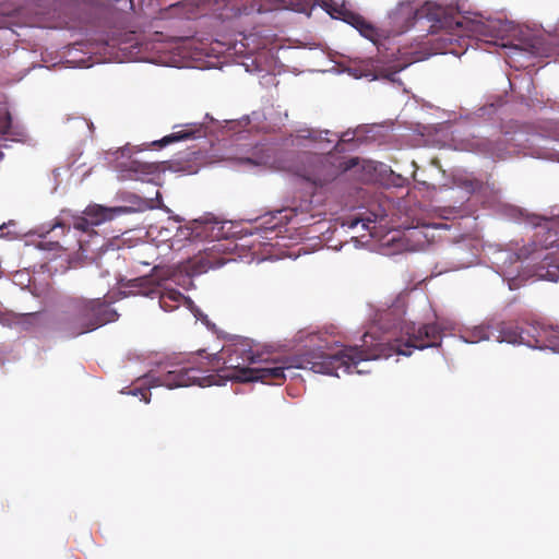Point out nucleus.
<instances>
[{
    "instance_id": "f257e3e1",
    "label": "nucleus",
    "mask_w": 559,
    "mask_h": 559,
    "mask_svg": "<svg viewBox=\"0 0 559 559\" xmlns=\"http://www.w3.org/2000/svg\"><path fill=\"white\" fill-rule=\"evenodd\" d=\"M407 338L402 341L394 337L390 330L379 334L373 328L367 331L361 337V344L346 346L342 350L330 354L323 350H310L293 357H281L271 359L263 355L264 361L259 367L242 369L240 382L261 381L265 384H282L285 379L286 369H308L316 373L340 377L343 373H365L359 368L362 361L389 358L393 355L409 356L412 349H424L437 347L441 344L442 331L436 323H428L408 328Z\"/></svg>"
},
{
    "instance_id": "f03ea898",
    "label": "nucleus",
    "mask_w": 559,
    "mask_h": 559,
    "mask_svg": "<svg viewBox=\"0 0 559 559\" xmlns=\"http://www.w3.org/2000/svg\"><path fill=\"white\" fill-rule=\"evenodd\" d=\"M207 359L204 367H193L182 362L173 364L171 369L158 376L157 382L168 389L203 385L205 379L203 373L209 369L225 371L228 378L240 381L242 369H250L251 365L264 361L263 353L254 349L253 341L241 336L231 338L218 353Z\"/></svg>"
},
{
    "instance_id": "7ed1b4c3",
    "label": "nucleus",
    "mask_w": 559,
    "mask_h": 559,
    "mask_svg": "<svg viewBox=\"0 0 559 559\" xmlns=\"http://www.w3.org/2000/svg\"><path fill=\"white\" fill-rule=\"evenodd\" d=\"M433 212H367L366 216L343 219L341 226L368 231L371 238L382 240L391 231H404V236L412 240L411 249L424 247L435 239V230L449 229L444 221L449 217L431 215Z\"/></svg>"
},
{
    "instance_id": "20e7f679",
    "label": "nucleus",
    "mask_w": 559,
    "mask_h": 559,
    "mask_svg": "<svg viewBox=\"0 0 559 559\" xmlns=\"http://www.w3.org/2000/svg\"><path fill=\"white\" fill-rule=\"evenodd\" d=\"M428 19L435 22V25L449 32L460 35L479 32L483 24L463 15L460 11L442 7L433 2H426L420 8H415L413 3H401L393 13V20L397 23L400 19H405V29L412 27L416 20Z\"/></svg>"
},
{
    "instance_id": "39448f33",
    "label": "nucleus",
    "mask_w": 559,
    "mask_h": 559,
    "mask_svg": "<svg viewBox=\"0 0 559 559\" xmlns=\"http://www.w3.org/2000/svg\"><path fill=\"white\" fill-rule=\"evenodd\" d=\"M302 163L307 164L309 169H305L301 176L314 186L322 187L355 167L358 160L357 158L345 159L335 153H329L326 155L306 154Z\"/></svg>"
},
{
    "instance_id": "423d86ee",
    "label": "nucleus",
    "mask_w": 559,
    "mask_h": 559,
    "mask_svg": "<svg viewBox=\"0 0 559 559\" xmlns=\"http://www.w3.org/2000/svg\"><path fill=\"white\" fill-rule=\"evenodd\" d=\"M231 227V221L218 219L207 213L203 217L192 219L189 223L187 229L190 231L187 234V238L211 241L227 239L234 234Z\"/></svg>"
},
{
    "instance_id": "0eeeda50",
    "label": "nucleus",
    "mask_w": 559,
    "mask_h": 559,
    "mask_svg": "<svg viewBox=\"0 0 559 559\" xmlns=\"http://www.w3.org/2000/svg\"><path fill=\"white\" fill-rule=\"evenodd\" d=\"M392 190L374 188H359L355 192L356 204L352 210H406L399 198H394Z\"/></svg>"
},
{
    "instance_id": "6e6552de",
    "label": "nucleus",
    "mask_w": 559,
    "mask_h": 559,
    "mask_svg": "<svg viewBox=\"0 0 559 559\" xmlns=\"http://www.w3.org/2000/svg\"><path fill=\"white\" fill-rule=\"evenodd\" d=\"M75 304L86 325H88V332L114 322L118 318V313L110 307V302L102 298L83 299Z\"/></svg>"
},
{
    "instance_id": "1a4fd4ad",
    "label": "nucleus",
    "mask_w": 559,
    "mask_h": 559,
    "mask_svg": "<svg viewBox=\"0 0 559 559\" xmlns=\"http://www.w3.org/2000/svg\"><path fill=\"white\" fill-rule=\"evenodd\" d=\"M156 284L154 275H148L131 280L129 286L141 288L140 292L145 296L157 295L159 306L165 311H173L177 309L185 299V296L176 289L160 292L157 289Z\"/></svg>"
},
{
    "instance_id": "9d476101",
    "label": "nucleus",
    "mask_w": 559,
    "mask_h": 559,
    "mask_svg": "<svg viewBox=\"0 0 559 559\" xmlns=\"http://www.w3.org/2000/svg\"><path fill=\"white\" fill-rule=\"evenodd\" d=\"M271 150L265 144H237L235 153L226 156L242 167H260L271 164Z\"/></svg>"
},
{
    "instance_id": "9b49d317",
    "label": "nucleus",
    "mask_w": 559,
    "mask_h": 559,
    "mask_svg": "<svg viewBox=\"0 0 559 559\" xmlns=\"http://www.w3.org/2000/svg\"><path fill=\"white\" fill-rule=\"evenodd\" d=\"M52 329L64 337H75L88 332V325L75 302L55 318Z\"/></svg>"
},
{
    "instance_id": "f8f14e48",
    "label": "nucleus",
    "mask_w": 559,
    "mask_h": 559,
    "mask_svg": "<svg viewBox=\"0 0 559 559\" xmlns=\"http://www.w3.org/2000/svg\"><path fill=\"white\" fill-rule=\"evenodd\" d=\"M323 7L328 13L331 14V16L341 19L355 27L364 37L372 40L377 36L376 27L366 21L360 14L349 11L344 5H337L333 3L332 0L324 1Z\"/></svg>"
},
{
    "instance_id": "ddd939ff",
    "label": "nucleus",
    "mask_w": 559,
    "mask_h": 559,
    "mask_svg": "<svg viewBox=\"0 0 559 559\" xmlns=\"http://www.w3.org/2000/svg\"><path fill=\"white\" fill-rule=\"evenodd\" d=\"M158 163H145L130 159L119 165V178L122 180L150 181L159 174Z\"/></svg>"
},
{
    "instance_id": "4468645a",
    "label": "nucleus",
    "mask_w": 559,
    "mask_h": 559,
    "mask_svg": "<svg viewBox=\"0 0 559 559\" xmlns=\"http://www.w3.org/2000/svg\"><path fill=\"white\" fill-rule=\"evenodd\" d=\"M121 199L129 203V205L120 206H103V205H88L85 210H169L162 202L159 192H156L155 199H142L136 194L123 192Z\"/></svg>"
},
{
    "instance_id": "2eb2a0df",
    "label": "nucleus",
    "mask_w": 559,
    "mask_h": 559,
    "mask_svg": "<svg viewBox=\"0 0 559 559\" xmlns=\"http://www.w3.org/2000/svg\"><path fill=\"white\" fill-rule=\"evenodd\" d=\"M205 164V155L201 151H188L167 162L168 169L187 175L197 174Z\"/></svg>"
},
{
    "instance_id": "dca6fc26",
    "label": "nucleus",
    "mask_w": 559,
    "mask_h": 559,
    "mask_svg": "<svg viewBox=\"0 0 559 559\" xmlns=\"http://www.w3.org/2000/svg\"><path fill=\"white\" fill-rule=\"evenodd\" d=\"M227 260L221 254L217 245L204 249L192 260L191 271L193 274H202L210 270L223 266Z\"/></svg>"
},
{
    "instance_id": "f3484780",
    "label": "nucleus",
    "mask_w": 559,
    "mask_h": 559,
    "mask_svg": "<svg viewBox=\"0 0 559 559\" xmlns=\"http://www.w3.org/2000/svg\"><path fill=\"white\" fill-rule=\"evenodd\" d=\"M84 216L74 218L73 228L83 233H95L94 228L111 221L117 212H82Z\"/></svg>"
},
{
    "instance_id": "a211bd4d",
    "label": "nucleus",
    "mask_w": 559,
    "mask_h": 559,
    "mask_svg": "<svg viewBox=\"0 0 559 559\" xmlns=\"http://www.w3.org/2000/svg\"><path fill=\"white\" fill-rule=\"evenodd\" d=\"M181 129L178 131H174L170 134L164 136L163 139L153 142L154 145H158L160 147L166 146L168 144L185 141L189 139L201 138L203 133L202 124L195 123H187L183 126H179Z\"/></svg>"
},
{
    "instance_id": "6ab92c4d",
    "label": "nucleus",
    "mask_w": 559,
    "mask_h": 559,
    "mask_svg": "<svg viewBox=\"0 0 559 559\" xmlns=\"http://www.w3.org/2000/svg\"><path fill=\"white\" fill-rule=\"evenodd\" d=\"M493 341L509 344H522V328L509 323H500L493 326Z\"/></svg>"
},
{
    "instance_id": "aec40b11",
    "label": "nucleus",
    "mask_w": 559,
    "mask_h": 559,
    "mask_svg": "<svg viewBox=\"0 0 559 559\" xmlns=\"http://www.w3.org/2000/svg\"><path fill=\"white\" fill-rule=\"evenodd\" d=\"M545 328L546 325L537 322L526 323L522 328V344L532 348H539L545 340Z\"/></svg>"
},
{
    "instance_id": "412c9836",
    "label": "nucleus",
    "mask_w": 559,
    "mask_h": 559,
    "mask_svg": "<svg viewBox=\"0 0 559 559\" xmlns=\"http://www.w3.org/2000/svg\"><path fill=\"white\" fill-rule=\"evenodd\" d=\"M493 326L481 324L467 331L464 338L468 343H478L480 341L493 340Z\"/></svg>"
},
{
    "instance_id": "4be33fe9",
    "label": "nucleus",
    "mask_w": 559,
    "mask_h": 559,
    "mask_svg": "<svg viewBox=\"0 0 559 559\" xmlns=\"http://www.w3.org/2000/svg\"><path fill=\"white\" fill-rule=\"evenodd\" d=\"M275 212H264L262 215L254 219V230H275L277 228L278 222L274 215Z\"/></svg>"
},
{
    "instance_id": "5701e85b",
    "label": "nucleus",
    "mask_w": 559,
    "mask_h": 559,
    "mask_svg": "<svg viewBox=\"0 0 559 559\" xmlns=\"http://www.w3.org/2000/svg\"><path fill=\"white\" fill-rule=\"evenodd\" d=\"M544 337L545 340L539 349L549 348L555 353H559V329L546 325Z\"/></svg>"
},
{
    "instance_id": "b1692460",
    "label": "nucleus",
    "mask_w": 559,
    "mask_h": 559,
    "mask_svg": "<svg viewBox=\"0 0 559 559\" xmlns=\"http://www.w3.org/2000/svg\"><path fill=\"white\" fill-rule=\"evenodd\" d=\"M41 312H29L20 316L19 322L26 325H38L43 322Z\"/></svg>"
},
{
    "instance_id": "393cba45",
    "label": "nucleus",
    "mask_w": 559,
    "mask_h": 559,
    "mask_svg": "<svg viewBox=\"0 0 559 559\" xmlns=\"http://www.w3.org/2000/svg\"><path fill=\"white\" fill-rule=\"evenodd\" d=\"M127 393L134 396H141V400L145 403H150L151 401V392L147 388L129 389Z\"/></svg>"
},
{
    "instance_id": "a878e982",
    "label": "nucleus",
    "mask_w": 559,
    "mask_h": 559,
    "mask_svg": "<svg viewBox=\"0 0 559 559\" xmlns=\"http://www.w3.org/2000/svg\"><path fill=\"white\" fill-rule=\"evenodd\" d=\"M545 221V228L549 233H554V235H559V214L554 218H544Z\"/></svg>"
},
{
    "instance_id": "bb28decb",
    "label": "nucleus",
    "mask_w": 559,
    "mask_h": 559,
    "mask_svg": "<svg viewBox=\"0 0 559 559\" xmlns=\"http://www.w3.org/2000/svg\"><path fill=\"white\" fill-rule=\"evenodd\" d=\"M539 276L550 282H559V269L557 266L547 269L544 273H539Z\"/></svg>"
},
{
    "instance_id": "cd10ccee",
    "label": "nucleus",
    "mask_w": 559,
    "mask_h": 559,
    "mask_svg": "<svg viewBox=\"0 0 559 559\" xmlns=\"http://www.w3.org/2000/svg\"><path fill=\"white\" fill-rule=\"evenodd\" d=\"M57 229H60V235H64L66 231H70V226H67L63 222H56L53 225L50 226L49 229H47L45 233L49 234L52 231H56Z\"/></svg>"
},
{
    "instance_id": "c85d7f7f",
    "label": "nucleus",
    "mask_w": 559,
    "mask_h": 559,
    "mask_svg": "<svg viewBox=\"0 0 559 559\" xmlns=\"http://www.w3.org/2000/svg\"><path fill=\"white\" fill-rule=\"evenodd\" d=\"M10 127H11V117H10V114H7L4 121H3L2 129H1L2 133H4V134L9 133Z\"/></svg>"
},
{
    "instance_id": "c756f323",
    "label": "nucleus",
    "mask_w": 559,
    "mask_h": 559,
    "mask_svg": "<svg viewBox=\"0 0 559 559\" xmlns=\"http://www.w3.org/2000/svg\"><path fill=\"white\" fill-rule=\"evenodd\" d=\"M402 70V67H394V70L393 71H390V72H386V71H383L381 72V74L389 79V80H393V75H395L397 72H400Z\"/></svg>"
},
{
    "instance_id": "7c9ffc66",
    "label": "nucleus",
    "mask_w": 559,
    "mask_h": 559,
    "mask_svg": "<svg viewBox=\"0 0 559 559\" xmlns=\"http://www.w3.org/2000/svg\"><path fill=\"white\" fill-rule=\"evenodd\" d=\"M531 53H535L537 50V44L535 41H531L527 44V48H525Z\"/></svg>"
},
{
    "instance_id": "2f4dec72",
    "label": "nucleus",
    "mask_w": 559,
    "mask_h": 559,
    "mask_svg": "<svg viewBox=\"0 0 559 559\" xmlns=\"http://www.w3.org/2000/svg\"><path fill=\"white\" fill-rule=\"evenodd\" d=\"M396 311V308L389 309L385 311V313L382 316V320H389L392 314H394Z\"/></svg>"
},
{
    "instance_id": "473e14b6",
    "label": "nucleus",
    "mask_w": 559,
    "mask_h": 559,
    "mask_svg": "<svg viewBox=\"0 0 559 559\" xmlns=\"http://www.w3.org/2000/svg\"><path fill=\"white\" fill-rule=\"evenodd\" d=\"M10 225H15V223L13 221H10L8 224L3 223L1 226H0V230H3L4 228H7L8 226Z\"/></svg>"
},
{
    "instance_id": "72a5a7b5",
    "label": "nucleus",
    "mask_w": 559,
    "mask_h": 559,
    "mask_svg": "<svg viewBox=\"0 0 559 559\" xmlns=\"http://www.w3.org/2000/svg\"><path fill=\"white\" fill-rule=\"evenodd\" d=\"M281 210L286 211V210H298V209H297V207H289V206H286V207H282Z\"/></svg>"
},
{
    "instance_id": "f704fd0d",
    "label": "nucleus",
    "mask_w": 559,
    "mask_h": 559,
    "mask_svg": "<svg viewBox=\"0 0 559 559\" xmlns=\"http://www.w3.org/2000/svg\"><path fill=\"white\" fill-rule=\"evenodd\" d=\"M448 210H449V211H452V210H454V207H449Z\"/></svg>"
}]
</instances>
